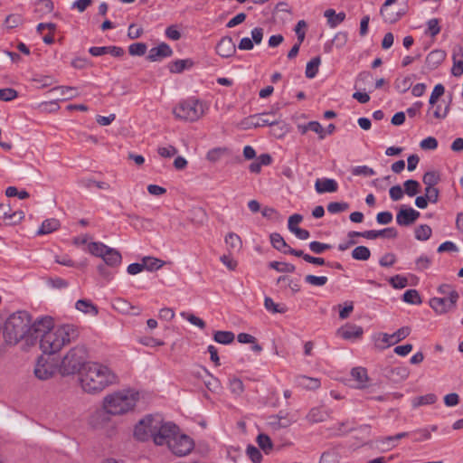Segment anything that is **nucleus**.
<instances>
[{
  "instance_id": "nucleus-1",
  "label": "nucleus",
  "mask_w": 463,
  "mask_h": 463,
  "mask_svg": "<svg viewBox=\"0 0 463 463\" xmlns=\"http://www.w3.org/2000/svg\"><path fill=\"white\" fill-rule=\"evenodd\" d=\"M36 341L39 339L40 348L44 354H53L78 337V332L72 325L53 327L52 319L49 317L35 320Z\"/></svg>"
},
{
  "instance_id": "nucleus-2",
  "label": "nucleus",
  "mask_w": 463,
  "mask_h": 463,
  "mask_svg": "<svg viewBox=\"0 0 463 463\" xmlns=\"http://www.w3.org/2000/svg\"><path fill=\"white\" fill-rule=\"evenodd\" d=\"M35 321H32L31 315L24 310L11 314L4 326V337L7 344L16 345L24 341L27 345L36 344Z\"/></svg>"
},
{
  "instance_id": "nucleus-3",
  "label": "nucleus",
  "mask_w": 463,
  "mask_h": 463,
  "mask_svg": "<svg viewBox=\"0 0 463 463\" xmlns=\"http://www.w3.org/2000/svg\"><path fill=\"white\" fill-rule=\"evenodd\" d=\"M80 381L82 389L86 392L95 393L115 383L117 376L107 365L90 362L80 372Z\"/></svg>"
},
{
  "instance_id": "nucleus-4",
  "label": "nucleus",
  "mask_w": 463,
  "mask_h": 463,
  "mask_svg": "<svg viewBox=\"0 0 463 463\" xmlns=\"http://www.w3.org/2000/svg\"><path fill=\"white\" fill-rule=\"evenodd\" d=\"M138 399V393L123 390L108 395L104 401V409L112 415H120L132 410Z\"/></svg>"
},
{
  "instance_id": "nucleus-5",
  "label": "nucleus",
  "mask_w": 463,
  "mask_h": 463,
  "mask_svg": "<svg viewBox=\"0 0 463 463\" xmlns=\"http://www.w3.org/2000/svg\"><path fill=\"white\" fill-rule=\"evenodd\" d=\"M437 291L442 297H434L429 301L430 307L436 314L443 315L456 307L459 295L453 285L440 284Z\"/></svg>"
},
{
  "instance_id": "nucleus-6",
  "label": "nucleus",
  "mask_w": 463,
  "mask_h": 463,
  "mask_svg": "<svg viewBox=\"0 0 463 463\" xmlns=\"http://www.w3.org/2000/svg\"><path fill=\"white\" fill-rule=\"evenodd\" d=\"M206 107L198 99L189 98L181 100L173 109L176 118L181 120L195 122L205 113Z\"/></svg>"
},
{
  "instance_id": "nucleus-7",
  "label": "nucleus",
  "mask_w": 463,
  "mask_h": 463,
  "mask_svg": "<svg viewBox=\"0 0 463 463\" xmlns=\"http://www.w3.org/2000/svg\"><path fill=\"white\" fill-rule=\"evenodd\" d=\"M87 352L83 346L71 348L62 358L60 365V373L62 375H71L83 371L86 362Z\"/></svg>"
},
{
  "instance_id": "nucleus-8",
  "label": "nucleus",
  "mask_w": 463,
  "mask_h": 463,
  "mask_svg": "<svg viewBox=\"0 0 463 463\" xmlns=\"http://www.w3.org/2000/svg\"><path fill=\"white\" fill-rule=\"evenodd\" d=\"M90 254L101 258L105 264L110 267H117L122 261V256L118 250L105 245L102 242H90L88 245Z\"/></svg>"
},
{
  "instance_id": "nucleus-9",
  "label": "nucleus",
  "mask_w": 463,
  "mask_h": 463,
  "mask_svg": "<svg viewBox=\"0 0 463 463\" xmlns=\"http://www.w3.org/2000/svg\"><path fill=\"white\" fill-rule=\"evenodd\" d=\"M156 424V429L152 433V439L154 442L158 445H168V441L172 439L180 430L178 426L173 422H164L160 423L159 421L155 422Z\"/></svg>"
},
{
  "instance_id": "nucleus-10",
  "label": "nucleus",
  "mask_w": 463,
  "mask_h": 463,
  "mask_svg": "<svg viewBox=\"0 0 463 463\" xmlns=\"http://www.w3.org/2000/svg\"><path fill=\"white\" fill-rule=\"evenodd\" d=\"M167 447L175 456L184 457L193 450L194 443L189 436L181 433L179 430L177 434L168 441Z\"/></svg>"
},
{
  "instance_id": "nucleus-11",
  "label": "nucleus",
  "mask_w": 463,
  "mask_h": 463,
  "mask_svg": "<svg viewBox=\"0 0 463 463\" xmlns=\"http://www.w3.org/2000/svg\"><path fill=\"white\" fill-rule=\"evenodd\" d=\"M155 422L156 420L152 416H147L141 420L135 427V438L141 441L148 439L149 437L152 438V433L156 429V424H155Z\"/></svg>"
},
{
  "instance_id": "nucleus-12",
  "label": "nucleus",
  "mask_w": 463,
  "mask_h": 463,
  "mask_svg": "<svg viewBox=\"0 0 463 463\" xmlns=\"http://www.w3.org/2000/svg\"><path fill=\"white\" fill-rule=\"evenodd\" d=\"M450 109V104L449 103L444 108H442L441 104H433L429 105L427 113H426V122L429 124H433L434 120H443L447 118Z\"/></svg>"
},
{
  "instance_id": "nucleus-13",
  "label": "nucleus",
  "mask_w": 463,
  "mask_h": 463,
  "mask_svg": "<svg viewBox=\"0 0 463 463\" xmlns=\"http://www.w3.org/2000/svg\"><path fill=\"white\" fill-rule=\"evenodd\" d=\"M420 213L412 207L402 206L396 214V222L400 226H410L420 217Z\"/></svg>"
},
{
  "instance_id": "nucleus-14",
  "label": "nucleus",
  "mask_w": 463,
  "mask_h": 463,
  "mask_svg": "<svg viewBox=\"0 0 463 463\" xmlns=\"http://www.w3.org/2000/svg\"><path fill=\"white\" fill-rule=\"evenodd\" d=\"M216 53L222 58H230L236 52V45L230 36H223L216 45Z\"/></svg>"
},
{
  "instance_id": "nucleus-15",
  "label": "nucleus",
  "mask_w": 463,
  "mask_h": 463,
  "mask_svg": "<svg viewBox=\"0 0 463 463\" xmlns=\"http://www.w3.org/2000/svg\"><path fill=\"white\" fill-rule=\"evenodd\" d=\"M296 419L288 412L279 411L277 415H271L269 418V424L274 429L279 430L290 426Z\"/></svg>"
},
{
  "instance_id": "nucleus-16",
  "label": "nucleus",
  "mask_w": 463,
  "mask_h": 463,
  "mask_svg": "<svg viewBox=\"0 0 463 463\" xmlns=\"http://www.w3.org/2000/svg\"><path fill=\"white\" fill-rule=\"evenodd\" d=\"M270 114L268 113H260L253 116H250L247 119V125L248 128L253 127V128H259V127H265V126H276L279 124V120L276 118H270ZM244 128H247L245 127Z\"/></svg>"
},
{
  "instance_id": "nucleus-17",
  "label": "nucleus",
  "mask_w": 463,
  "mask_h": 463,
  "mask_svg": "<svg viewBox=\"0 0 463 463\" xmlns=\"http://www.w3.org/2000/svg\"><path fill=\"white\" fill-rule=\"evenodd\" d=\"M445 51L440 49L433 50L425 59L424 69H427L428 71H434L445 61Z\"/></svg>"
},
{
  "instance_id": "nucleus-18",
  "label": "nucleus",
  "mask_w": 463,
  "mask_h": 463,
  "mask_svg": "<svg viewBox=\"0 0 463 463\" xmlns=\"http://www.w3.org/2000/svg\"><path fill=\"white\" fill-rule=\"evenodd\" d=\"M411 334V327L409 326H402L400 329H398L393 334H387L383 333L382 334V341L386 345V346L393 345L404 338H406Z\"/></svg>"
},
{
  "instance_id": "nucleus-19",
  "label": "nucleus",
  "mask_w": 463,
  "mask_h": 463,
  "mask_svg": "<svg viewBox=\"0 0 463 463\" xmlns=\"http://www.w3.org/2000/svg\"><path fill=\"white\" fill-rule=\"evenodd\" d=\"M172 54L173 50L171 47L167 43H162L158 46L149 50L146 59L150 61H157L164 58L170 57Z\"/></svg>"
},
{
  "instance_id": "nucleus-20",
  "label": "nucleus",
  "mask_w": 463,
  "mask_h": 463,
  "mask_svg": "<svg viewBox=\"0 0 463 463\" xmlns=\"http://www.w3.org/2000/svg\"><path fill=\"white\" fill-rule=\"evenodd\" d=\"M89 52L92 56L110 54L114 57H120L124 54V50L118 46H93L89 49Z\"/></svg>"
},
{
  "instance_id": "nucleus-21",
  "label": "nucleus",
  "mask_w": 463,
  "mask_h": 463,
  "mask_svg": "<svg viewBox=\"0 0 463 463\" xmlns=\"http://www.w3.org/2000/svg\"><path fill=\"white\" fill-rule=\"evenodd\" d=\"M364 238L367 240H375L378 237L394 239L398 236V232L393 227H388L380 231L369 230L365 231Z\"/></svg>"
},
{
  "instance_id": "nucleus-22",
  "label": "nucleus",
  "mask_w": 463,
  "mask_h": 463,
  "mask_svg": "<svg viewBox=\"0 0 463 463\" xmlns=\"http://www.w3.org/2000/svg\"><path fill=\"white\" fill-rule=\"evenodd\" d=\"M315 189L318 194L335 193L338 189V184L334 179H317L315 184Z\"/></svg>"
},
{
  "instance_id": "nucleus-23",
  "label": "nucleus",
  "mask_w": 463,
  "mask_h": 463,
  "mask_svg": "<svg viewBox=\"0 0 463 463\" xmlns=\"http://www.w3.org/2000/svg\"><path fill=\"white\" fill-rule=\"evenodd\" d=\"M306 418L310 423H318L327 420L329 412L321 407H315L309 411Z\"/></svg>"
},
{
  "instance_id": "nucleus-24",
  "label": "nucleus",
  "mask_w": 463,
  "mask_h": 463,
  "mask_svg": "<svg viewBox=\"0 0 463 463\" xmlns=\"http://www.w3.org/2000/svg\"><path fill=\"white\" fill-rule=\"evenodd\" d=\"M224 241L231 254L233 252H239L242 248V241L241 237L234 232H229L225 236Z\"/></svg>"
},
{
  "instance_id": "nucleus-25",
  "label": "nucleus",
  "mask_w": 463,
  "mask_h": 463,
  "mask_svg": "<svg viewBox=\"0 0 463 463\" xmlns=\"http://www.w3.org/2000/svg\"><path fill=\"white\" fill-rule=\"evenodd\" d=\"M363 328L359 326H346L338 330L339 335L346 340L358 338L363 335Z\"/></svg>"
},
{
  "instance_id": "nucleus-26",
  "label": "nucleus",
  "mask_w": 463,
  "mask_h": 463,
  "mask_svg": "<svg viewBox=\"0 0 463 463\" xmlns=\"http://www.w3.org/2000/svg\"><path fill=\"white\" fill-rule=\"evenodd\" d=\"M352 378L357 383V388H364L367 385L369 377L367 371L364 367H354L351 371Z\"/></svg>"
},
{
  "instance_id": "nucleus-27",
  "label": "nucleus",
  "mask_w": 463,
  "mask_h": 463,
  "mask_svg": "<svg viewBox=\"0 0 463 463\" xmlns=\"http://www.w3.org/2000/svg\"><path fill=\"white\" fill-rule=\"evenodd\" d=\"M75 307L77 310L91 316H97L99 313L98 307L89 299H79Z\"/></svg>"
},
{
  "instance_id": "nucleus-28",
  "label": "nucleus",
  "mask_w": 463,
  "mask_h": 463,
  "mask_svg": "<svg viewBox=\"0 0 463 463\" xmlns=\"http://www.w3.org/2000/svg\"><path fill=\"white\" fill-rule=\"evenodd\" d=\"M53 373L54 371L52 366L47 363L41 364L40 362H38L34 369V374L40 380H47L51 378Z\"/></svg>"
},
{
  "instance_id": "nucleus-29",
  "label": "nucleus",
  "mask_w": 463,
  "mask_h": 463,
  "mask_svg": "<svg viewBox=\"0 0 463 463\" xmlns=\"http://www.w3.org/2000/svg\"><path fill=\"white\" fill-rule=\"evenodd\" d=\"M194 61L191 59L176 60L169 63V71L172 73H181L184 70L192 68Z\"/></svg>"
},
{
  "instance_id": "nucleus-30",
  "label": "nucleus",
  "mask_w": 463,
  "mask_h": 463,
  "mask_svg": "<svg viewBox=\"0 0 463 463\" xmlns=\"http://www.w3.org/2000/svg\"><path fill=\"white\" fill-rule=\"evenodd\" d=\"M324 15L327 18V23L330 27L337 26L345 18V14L344 12L336 14L334 9L326 10Z\"/></svg>"
},
{
  "instance_id": "nucleus-31",
  "label": "nucleus",
  "mask_w": 463,
  "mask_h": 463,
  "mask_svg": "<svg viewBox=\"0 0 463 463\" xmlns=\"http://www.w3.org/2000/svg\"><path fill=\"white\" fill-rule=\"evenodd\" d=\"M60 227V222L57 219L52 218L47 219L43 222L41 227L39 228L37 234L43 235V234H49L56 230H58Z\"/></svg>"
},
{
  "instance_id": "nucleus-32",
  "label": "nucleus",
  "mask_w": 463,
  "mask_h": 463,
  "mask_svg": "<svg viewBox=\"0 0 463 463\" xmlns=\"http://www.w3.org/2000/svg\"><path fill=\"white\" fill-rule=\"evenodd\" d=\"M270 242L273 248H275L277 250L287 254V250L289 248V246L285 241L284 238L278 232H273L269 236Z\"/></svg>"
},
{
  "instance_id": "nucleus-33",
  "label": "nucleus",
  "mask_w": 463,
  "mask_h": 463,
  "mask_svg": "<svg viewBox=\"0 0 463 463\" xmlns=\"http://www.w3.org/2000/svg\"><path fill=\"white\" fill-rule=\"evenodd\" d=\"M142 263L144 269L154 271L162 268L165 262L157 258L148 256L142 259Z\"/></svg>"
},
{
  "instance_id": "nucleus-34",
  "label": "nucleus",
  "mask_w": 463,
  "mask_h": 463,
  "mask_svg": "<svg viewBox=\"0 0 463 463\" xmlns=\"http://www.w3.org/2000/svg\"><path fill=\"white\" fill-rule=\"evenodd\" d=\"M52 92H59L63 99H71L79 95V92L74 87L58 86L51 90Z\"/></svg>"
},
{
  "instance_id": "nucleus-35",
  "label": "nucleus",
  "mask_w": 463,
  "mask_h": 463,
  "mask_svg": "<svg viewBox=\"0 0 463 463\" xmlns=\"http://www.w3.org/2000/svg\"><path fill=\"white\" fill-rule=\"evenodd\" d=\"M321 60L319 56L312 58L307 63L306 67V77L308 79H313L317 76L318 72V67L320 65Z\"/></svg>"
},
{
  "instance_id": "nucleus-36",
  "label": "nucleus",
  "mask_w": 463,
  "mask_h": 463,
  "mask_svg": "<svg viewBox=\"0 0 463 463\" xmlns=\"http://www.w3.org/2000/svg\"><path fill=\"white\" fill-rule=\"evenodd\" d=\"M396 1L397 0H386L380 10L381 14L384 18V20L391 24L395 23L400 18L398 13L394 15L393 14H390L388 12V6L394 4Z\"/></svg>"
},
{
  "instance_id": "nucleus-37",
  "label": "nucleus",
  "mask_w": 463,
  "mask_h": 463,
  "mask_svg": "<svg viewBox=\"0 0 463 463\" xmlns=\"http://www.w3.org/2000/svg\"><path fill=\"white\" fill-rule=\"evenodd\" d=\"M235 335L232 331H216L213 340L219 344L229 345L234 341Z\"/></svg>"
},
{
  "instance_id": "nucleus-38",
  "label": "nucleus",
  "mask_w": 463,
  "mask_h": 463,
  "mask_svg": "<svg viewBox=\"0 0 463 463\" xmlns=\"http://www.w3.org/2000/svg\"><path fill=\"white\" fill-rule=\"evenodd\" d=\"M269 267L279 272L293 273L296 270V267L288 262L271 261L269 263Z\"/></svg>"
},
{
  "instance_id": "nucleus-39",
  "label": "nucleus",
  "mask_w": 463,
  "mask_h": 463,
  "mask_svg": "<svg viewBox=\"0 0 463 463\" xmlns=\"http://www.w3.org/2000/svg\"><path fill=\"white\" fill-rule=\"evenodd\" d=\"M415 238L418 241H427L432 234V230L428 224H420L415 229Z\"/></svg>"
},
{
  "instance_id": "nucleus-40",
  "label": "nucleus",
  "mask_w": 463,
  "mask_h": 463,
  "mask_svg": "<svg viewBox=\"0 0 463 463\" xmlns=\"http://www.w3.org/2000/svg\"><path fill=\"white\" fill-rule=\"evenodd\" d=\"M259 447L266 453L269 454L273 449V443L270 438L263 433L258 435L256 439Z\"/></svg>"
},
{
  "instance_id": "nucleus-41",
  "label": "nucleus",
  "mask_w": 463,
  "mask_h": 463,
  "mask_svg": "<svg viewBox=\"0 0 463 463\" xmlns=\"http://www.w3.org/2000/svg\"><path fill=\"white\" fill-rule=\"evenodd\" d=\"M370 257L371 251L365 246H357L352 251V258L356 260H367Z\"/></svg>"
},
{
  "instance_id": "nucleus-42",
  "label": "nucleus",
  "mask_w": 463,
  "mask_h": 463,
  "mask_svg": "<svg viewBox=\"0 0 463 463\" xmlns=\"http://www.w3.org/2000/svg\"><path fill=\"white\" fill-rule=\"evenodd\" d=\"M402 300L412 305L421 304V298L416 289H408L402 296Z\"/></svg>"
},
{
  "instance_id": "nucleus-43",
  "label": "nucleus",
  "mask_w": 463,
  "mask_h": 463,
  "mask_svg": "<svg viewBox=\"0 0 463 463\" xmlns=\"http://www.w3.org/2000/svg\"><path fill=\"white\" fill-rule=\"evenodd\" d=\"M298 384L304 388L315 390L320 386V381L317 378H311L305 375L298 377Z\"/></svg>"
},
{
  "instance_id": "nucleus-44",
  "label": "nucleus",
  "mask_w": 463,
  "mask_h": 463,
  "mask_svg": "<svg viewBox=\"0 0 463 463\" xmlns=\"http://www.w3.org/2000/svg\"><path fill=\"white\" fill-rule=\"evenodd\" d=\"M439 175L435 171L426 172L422 177V181L426 187H433L439 182Z\"/></svg>"
},
{
  "instance_id": "nucleus-45",
  "label": "nucleus",
  "mask_w": 463,
  "mask_h": 463,
  "mask_svg": "<svg viewBox=\"0 0 463 463\" xmlns=\"http://www.w3.org/2000/svg\"><path fill=\"white\" fill-rule=\"evenodd\" d=\"M349 209V203L345 202H331L327 205L328 213L336 214Z\"/></svg>"
},
{
  "instance_id": "nucleus-46",
  "label": "nucleus",
  "mask_w": 463,
  "mask_h": 463,
  "mask_svg": "<svg viewBox=\"0 0 463 463\" xmlns=\"http://www.w3.org/2000/svg\"><path fill=\"white\" fill-rule=\"evenodd\" d=\"M404 185V193L409 196H414L419 193L420 184L416 180H407L403 184Z\"/></svg>"
},
{
  "instance_id": "nucleus-47",
  "label": "nucleus",
  "mask_w": 463,
  "mask_h": 463,
  "mask_svg": "<svg viewBox=\"0 0 463 463\" xmlns=\"http://www.w3.org/2000/svg\"><path fill=\"white\" fill-rule=\"evenodd\" d=\"M226 151L227 149L224 147H215L210 149L206 154V159L212 163H216L221 159Z\"/></svg>"
},
{
  "instance_id": "nucleus-48",
  "label": "nucleus",
  "mask_w": 463,
  "mask_h": 463,
  "mask_svg": "<svg viewBox=\"0 0 463 463\" xmlns=\"http://www.w3.org/2000/svg\"><path fill=\"white\" fill-rule=\"evenodd\" d=\"M147 46L144 43H135L129 45L128 52L132 56H142L146 53Z\"/></svg>"
},
{
  "instance_id": "nucleus-49",
  "label": "nucleus",
  "mask_w": 463,
  "mask_h": 463,
  "mask_svg": "<svg viewBox=\"0 0 463 463\" xmlns=\"http://www.w3.org/2000/svg\"><path fill=\"white\" fill-rule=\"evenodd\" d=\"M327 280V277L326 276L307 275L305 277L306 283L316 287H322L326 285Z\"/></svg>"
},
{
  "instance_id": "nucleus-50",
  "label": "nucleus",
  "mask_w": 463,
  "mask_h": 463,
  "mask_svg": "<svg viewBox=\"0 0 463 463\" xmlns=\"http://www.w3.org/2000/svg\"><path fill=\"white\" fill-rule=\"evenodd\" d=\"M389 283L393 288L401 289L408 286V279L402 275H395L389 279Z\"/></svg>"
},
{
  "instance_id": "nucleus-51",
  "label": "nucleus",
  "mask_w": 463,
  "mask_h": 463,
  "mask_svg": "<svg viewBox=\"0 0 463 463\" xmlns=\"http://www.w3.org/2000/svg\"><path fill=\"white\" fill-rule=\"evenodd\" d=\"M437 401V396L434 393H428L423 396L417 397L414 400V406H421V405H428V404H433Z\"/></svg>"
},
{
  "instance_id": "nucleus-52",
  "label": "nucleus",
  "mask_w": 463,
  "mask_h": 463,
  "mask_svg": "<svg viewBox=\"0 0 463 463\" xmlns=\"http://www.w3.org/2000/svg\"><path fill=\"white\" fill-rule=\"evenodd\" d=\"M246 453L253 463H260L262 460V455L260 449L253 445H248Z\"/></svg>"
},
{
  "instance_id": "nucleus-53",
  "label": "nucleus",
  "mask_w": 463,
  "mask_h": 463,
  "mask_svg": "<svg viewBox=\"0 0 463 463\" xmlns=\"http://www.w3.org/2000/svg\"><path fill=\"white\" fill-rule=\"evenodd\" d=\"M308 246L310 250L315 254H322L326 250H330L332 248L330 244L323 243L317 241H311Z\"/></svg>"
},
{
  "instance_id": "nucleus-54",
  "label": "nucleus",
  "mask_w": 463,
  "mask_h": 463,
  "mask_svg": "<svg viewBox=\"0 0 463 463\" xmlns=\"http://www.w3.org/2000/svg\"><path fill=\"white\" fill-rule=\"evenodd\" d=\"M413 441L420 442L430 439L431 435L428 429H420L411 432Z\"/></svg>"
},
{
  "instance_id": "nucleus-55",
  "label": "nucleus",
  "mask_w": 463,
  "mask_h": 463,
  "mask_svg": "<svg viewBox=\"0 0 463 463\" xmlns=\"http://www.w3.org/2000/svg\"><path fill=\"white\" fill-rule=\"evenodd\" d=\"M445 92V88L442 84L439 83L437 84L429 99V105H433L438 102L439 98H440Z\"/></svg>"
},
{
  "instance_id": "nucleus-56",
  "label": "nucleus",
  "mask_w": 463,
  "mask_h": 463,
  "mask_svg": "<svg viewBox=\"0 0 463 463\" xmlns=\"http://www.w3.org/2000/svg\"><path fill=\"white\" fill-rule=\"evenodd\" d=\"M18 97V92L12 88L0 89V100L11 101Z\"/></svg>"
},
{
  "instance_id": "nucleus-57",
  "label": "nucleus",
  "mask_w": 463,
  "mask_h": 463,
  "mask_svg": "<svg viewBox=\"0 0 463 463\" xmlns=\"http://www.w3.org/2000/svg\"><path fill=\"white\" fill-rule=\"evenodd\" d=\"M264 306L265 308L268 311H270L272 313H284L286 311V308L279 307L278 304H276L273 299L269 297H266L264 299Z\"/></svg>"
},
{
  "instance_id": "nucleus-58",
  "label": "nucleus",
  "mask_w": 463,
  "mask_h": 463,
  "mask_svg": "<svg viewBox=\"0 0 463 463\" xmlns=\"http://www.w3.org/2000/svg\"><path fill=\"white\" fill-rule=\"evenodd\" d=\"M352 174L354 175L372 176L375 175V172L373 168L367 165H358L352 169Z\"/></svg>"
},
{
  "instance_id": "nucleus-59",
  "label": "nucleus",
  "mask_w": 463,
  "mask_h": 463,
  "mask_svg": "<svg viewBox=\"0 0 463 463\" xmlns=\"http://www.w3.org/2000/svg\"><path fill=\"white\" fill-rule=\"evenodd\" d=\"M181 316L185 318L187 321H189L192 325H194L201 329H203L205 327V322L201 319L200 317L194 316V314H188L185 312H182Z\"/></svg>"
},
{
  "instance_id": "nucleus-60",
  "label": "nucleus",
  "mask_w": 463,
  "mask_h": 463,
  "mask_svg": "<svg viewBox=\"0 0 463 463\" xmlns=\"http://www.w3.org/2000/svg\"><path fill=\"white\" fill-rule=\"evenodd\" d=\"M411 86V81L410 77H405L403 79H397L395 80V88L401 93L406 92Z\"/></svg>"
},
{
  "instance_id": "nucleus-61",
  "label": "nucleus",
  "mask_w": 463,
  "mask_h": 463,
  "mask_svg": "<svg viewBox=\"0 0 463 463\" xmlns=\"http://www.w3.org/2000/svg\"><path fill=\"white\" fill-rule=\"evenodd\" d=\"M178 150L174 146H159L157 148V153L160 156L165 158H169L177 154Z\"/></svg>"
},
{
  "instance_id": "nucleus-62",
  "label": "nucleus",
  "mask_w": 463,
  "mask_h": 463,
  "mask_svg": "<svg viewBox=\"0 0 463 463\" xmlns=\"http://www.w3.org/2000/svg\"><path fill=\"white\" fill-rule=\"evenodd\" d=\"M307 128L310 131H313L318 135L319 139L326 137V131L318 121H310L307 123Z\"/></svg>"
},
{
  "instance_id": "nucleus-63",
  "label": "nucleus",
  "mask_w": 463,
  "mask_h": 463,
  "mask_svg": "<svg viewBox=\"0 0 463 463\" xmlns=\"http://www.w3.org/2000/svg\"><path fill=\"white\" fill-rule=\"evenodd\" d=\"M303 220V216L298 213H294L288 218V228L293 233L295 229H298V226Z\"/></svg>"
},
{
  "instance_id": "nucleus-64",
  "label": "nucleus",
  "mask_w": 463,
  "mask_h": 463,
  "mask_svg": "<svg viewBox=\"0 0 463 463\" xmlns=\"http://www.w3.org/2000/svg\"><path fill=\"white\" fill-rule=\"evenodd\" d=\"M347 40H348V33L345 32H339L335 35V37L333 39V43L335 44V46L338 49H341L346 44Z\"/></svg>"
}]
</instances>
